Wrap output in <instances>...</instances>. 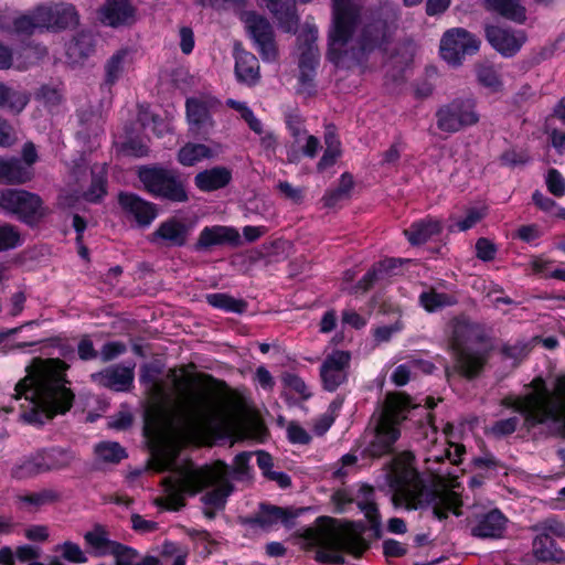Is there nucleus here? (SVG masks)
<instances>
[{
  "label": "nucleus",
  "instance_id": "obj_1",
  "mask_svg": "<svg viewBox=\"0 0 565 565\" xmlns=\"http://www.w3.org/2000/svg\"><path fill=\"white\" fill-rule=\"evenodd\" d=\"M249 458L248 452L238 454L232 468L221 460L196 466L192 461L178 463L174 449H157L152 455V469L158 472L171 471V475L162 481L166 497L157 499L156 503L167 510L178 511L185 505V495H195L204 488L215 486L202 497V501L214 509H223L234 491L231 478L243 480L247 476Z\"/></svg>",
  "mask_w": 565,
  "mask_h": 565
},
{
  "label": "nucleus",
  "instance_id": "obj_2",
  "mask_svg": "<svg viewBox=\"0 0 565 565\" xmlns=\"http://www.w3.org/2000/svg\"><path fill=\"white\" fill-rule=\"evenodd\" d=\"M140 381L147 384L154 404L147 412L145 430L157 438L186 437L201 430H213L224 422V409L209 394H200L189 399H179L167 405L170 393L161 381L150 380L142 374Z\"/></svg>",
  "mask_w": 565,
  "mask_h": 565
},
{
  "label": "nucleus",
  "instance_id": "obj_3",
  "mask_svg": "<svg viewBox=\"0 0 565 565\" xmlns=\"http://www.w3.org/2000/svg\"><path fill=\"white\" fill-rule=\"evenodd\" d=\"M67 364L58 359L34 358L25 367V376L14 386L12 398L20 404V418L43 425L56 415L68 412L75 394L67 386Z\"/></svg>",
  "mask_w": 565,
  "mask_h": 565
},
{
  "label": "nucleus",
  "instance_id": "obj_4",
  "mask_svg": "<svg viewBox=\"0 0 565 565\" xmlns=\"http://www.w3.org/2000/svg\"><path fill=\"white\" fill-rule=\"evenodd\" d=\"M391 502L407 510L430 507L439 521L447 519L449 513L460 515L462 503L456 492L429 484L418 471L414 454L408 450L391 452Z\"/></svg>",
  "mask_w": 565,
  "mask_h": 565
},
{
  "label": "nucleus",
  "instance_id": "obj_5",
  "mask_svg": "<svg viewBox=\"0 0 565 565\" xmlns=\"http://www.w3.org/2000/svg\"><path fill=\"white\" fill-rule=\"evenodd\" d=\"M361 14V7L354 0H332V26L329 32L328 58L339 64L342 58L360 60L375 50L386 51L387 23L379 19L366 23L358 40L352 35Z\"/></svg>",
  "mask_w": 565,
  "mask_h": 565
},
{
  "label": "nucleus",
  "instance_id": "obj_6",
  "mask_svg": "<svg viewBox=\"0 0 565 565\" xmlns=\"http://www.w3.org/2000/svg\"><path fill=\"white\" fill-rule=\"evenodd\" d=\"M529 386L531 391L522 397L504 398L502 405L523 415L527 426L553 424L565 437V377H557L553 390L542 377H535Z\"/></svg>",
  "mask_w": 565,
  "mask_h": 565
},
{
  "label": "nucleus",
  "instance_id": "obj_7",
  "mask_svg": "<svg viewBox=\"0 0 565 565\" xmlns=\"http://www.w3.org/2000/svg\"><path fill=\"white\" fill-rule=\"evenodd\" d=\"M300 537L305 547H318L316 559L320 563L342 564V552L358 556L367 547L353 524H342L331 518H319L317 526L305 529Z\"/></svg>",
  "mask_w": 565,
  "mask_h": 565
},
{
  "label": "nucleus",
  "instance_id": "obj_8",
  "mask_svg": "<svg viewBox=\"0 0 565 565\" xmlns=\"http://www.w3.org/2000/svg\"><path fill=\"white\" fill-rule=\"evenodd\" d=\"M450 348L459 373L467 379L478 376L489 355L488 337L484 327L466 318L455 319L452 322Z\"/></svg>",
  "mask_w": 565,
  "mask_h": 565
},
{
  "label": "nucleus",
  "instance_id": "obj_9",
  "mask_svg": "<svg viewBox=\"0 0 565 565\" xmlns=\"http://www.w3.org/2000/svg\"><path fill=\"white\" fill-rule=\"evenodd\" d=\"M0 211L15 216L28 225L36 224L46 215V209L41 196L23 189H3L0 191Z\"/></svg>",
  "mask_w": 565,
  "mask_h": 565
},
{
  "label": "nucleus",
  "instance_id": "obj_10",
  "mask_svg": "<svg viewBox=\"0 0 565 565\" xmlns=\"http://www.w3.org/2000/svg\"><path fill=\"white\" fill-rule=\"evenodd\" d=\"M138 175L147 191L156 196L177 203L189 200L183 180L173 170L142 167L139 169Z\"/></svg>",
  "mask_w": 565,
  "mask_h": 565
},
{
  "label": "nucleus",
  "instance_id": "obj_11",
  "mask_svg": "<svg viewBox=\"0 0 565 565\" xmlns=\"http://www.w3.org/2000/svg\"><path fill=\"white\" fill-rule=\"evenodd\" d=\"M480 115L473 97H457L440 106L436 111L437 128L455 134L479 122Z\"/></svg>",
  "mask_w": 565,
  "mask_h": 565
},
{
  "label": "nucleus",
  "instance_id": "obj_12",
  "mask_svg": "<svg viewBox=\"0 0 565 565\" xmlns=\"http://www.w3.org/2000/svg\"><path fill=\"white\" fill-rule=\"evenodd\" d=\"M285 122L292 138V142L286 146L287 161L298 163L302 156L313 159L321 148L320 140L308 134L305 128V119L299 110L297 108L288 109L285 113Z\"/></svg>",
  "mask_w": 565,
  "mask_h": 565
},
{
  "label": "nucleus",
  "instance_id": "obj_13",
  "mask_svg": "<svg viewBox=\"0 0 565 565\" xmlns=\"http://www.w3.org/2000/svg\"><path fill=\"white\" fill-rule=\"evenodd\" d=\"M222 103L213 96L204 95L190 97L185 102L186 121L189 131L198 137L209 136L214 127L213 114L216 113Z\"/></svg>",
  "mask_w": 565,
  "mask_h": 565
},
{
  "label": "nucleus",
  "instance_id": "obj_14",
  "mask_svg": "<svg viewBox=\"0 0 565 565\" xmlns=\"http://www.w3.org/2000/svg\"><path fill=\"white\" fill-rule=\"evenodd\" d=\"M480 40L463 28L447 30L440 40L441 57L454 66L461 65L467 55L479 51Z\"/></svg>",
  "mask_w": 565,
  "mask_h": 565
},
{
  "label": "nucleus",
  "instance_id": "obj_15",
  "mask_svg": "<svg viewBox=\"0 0 565 565\" xmlns=\"http://www.w3.org/2000/svg\"><path fill=\"white\" fill-rule=\"evenodd\" d=\"M241 20L245 24L247 33L253 39L263 61H275L277 57V49L274 29L270 22L255 11L242 12Z\"/></svg>",
  "mask_w": 565,
  "mask_h": 565
},
{
  "label": "nucleus",
  "instance_id": "obj_16",
  "mask_svg": "<svg viewBox=\"0 0 565 565\" xmlns=\"http://www.w3.org/2000/svg\"><path fill=\"white\" fill-rule=\"evenodd\" d=\"M332 499L340 512L347 511L350 504L356 503L358 508L364 513L365 518L371 523L372 529L375 532L379 531L380 515L374 502L373 488L362 486L355 498H352L345 490H339L333 494Z\"/></svg>",
  "mask_w": 565,
  "mask_h": 565
},
{
  "label": "nucleus",
  "instance_id": "obj_17",
  "mask_svg": "<svg viewBox=\"0 0 565 565\" xmlns=\"http://www.w3.org/2000/svg\"><path fill=\"white\" fill-rule=\"evenodd\" d=\"M35 11L42 31H60L77 23L76 10L71 4H42L36 7Z\"/></svg>",
  "mask_w": 565,
  "mask_h": 565
},
{
  "label": "nucleus",
  "instance_id": "obj_18",
  "mask_svg": "<svg viewBox=\"0 0 565 565\" xmlns=\"http://www.w3.org/2000/svg\"><path fill=\"white\" fill-rule=\"evenodd\" d=\"M350 361V352L342 350H335L326 356L320 367V376L324 390L333 392L347 382Z\"/></svg>",
  "mask_w": 565,
  "mask_h": 565
},
{
  "label": "nucleus",
  "instance_id": "obj_19",
  "mask_svg": "<svg viewBox=\"0 0 565 565\" xmlns=\"http://www.w3.org/2000/svg\"><path fill=\"white\" fill-rule=\"evenodd\" d=\"M372 438L366 452L372 457H381L388 452V393L382 399L379 408L373 413L370 422Z\"/></svg>",
  "mask_w": 565,
  "mask_h": 565
},
{
  "label": "nucleus",
  "instance_id": "obj_20",
  "mask_svg": "<svg viewBox=\"0 0 565 565\" xmlns=\"http://www.w3.org/2000/svg\"><path fill=\"white\" fill-rule=\"evenodd\" d=\"M486 38L492 47L505 57L515 55L526 41L523 31H514L501 26L488 25Z\"/></svg>",
  "mask_w": 565,
  "mask_h": 565
},
{
  "label": "nucleus",
  "instance_id": "obj_21",
  "mask_svg": "<svg viewBox=\"0 0 565 565\" xmlns=\"http://www.w3.org/2000/svg\"><path fill=\"white\" fill-rule=\"evenodd\" d=\"M99 20L111 28L130 25L136 20V9L129 0H106L99 9Z\"/></svg>",
  "mask_w": 565,
  "mask_h": 565
},
{
  "label": "nucleus",
  "instance_id": "obj_22",
  "mask_svg": "<svg viewBox=\"0 0 565 565\" xmlns=\"http://www.w3.org/2000/svg\"><path fill=\"white\" fill-rule=\"evenodd\" d=\"M215 245L238 247L242 245V238L238 231L232 226L214 225L204 227L199 235L195 248L203 250Z\"/></svg>",
  "mask_w": 565,
  "mask_h": 565
},
{
  "label": "nucleus",
  "instance_id": "obj_23",
  "mask_svg": "<svg viewBox=\"0 0 565 565\" xmlns=\"http://www.w3.org/2000/svg\"><path fill=\"white\" fill-rule=\"evenodd\" d=\"M118 202L122 211L140 226H148L157 216V209L153 203L145 201L134 193H120Z\"/></svg>",
  "mask_w": 565,
  "mask_h": 565
},
{
  "label": "nucleus",
  "instance_id": "obj_24",
  "mask_svg": "<svg viewBox=\"0 0 565 565\" xmlns=\"http://www.w3.org/2000/svg\"><path fill=\"white\" fill-rule=\"evenodd\" d=\"M134 379V370L122 365L109 366L92 374V380L98 385L116 392L129 391L132 387Z\"/></svg>",
  "mask_w": 565,
  "mask_h": 565
},
{
  "label": "nucleus",
  "instance_id": "obj_25",
  "mask_svg": "<svg viewBox=\"0 0 565 565\" xmlns=\"http://www.w3.org/2000/svg\"><path fill=\"white\" fill-rule=\"evenodd\" d=\"M507 522V518L500 510H491L476 516L473 525L471 526V534L482 539L501 537L505 530Z\"/></svg>",
  "mask_w": 565,
  "mask_h": 565
},
{
  "label": "nucleus",
  "instance_id": "obj_26",
  "mask_svg": "<svg viewBox=\"0 0 565 565\" xmlns=\"http://www.w3.org/2000/svg\"><path fill=\"white\" fill-rule=\"evenodd\" d=\"M318 39V29L315 25L307 24L299 33V67H317L319 64V50L316 44Z\"/></svg>",
  "mask_w": 565,
  "mask_h": 565
},
{
  "label": "nucleus",
  "instance_id": "obj_27",
  "mask_svg": "<svg viewBox=\"0 0 565 565\" xmlns=\"http://www.w3.org/2000/svg\"><path fill=\"white\" fill-rule=\"evenodd\" d=\"M289 518V513L282 508L260 504L259 511L253 516L243 519L242 523L249 527L269 530L279 522L287 523Z\"/></svg>",
  "mask_w": 565,
  "mask_h": 565
},
{
  "label": "nucleus",
  "instance_id": "obj_28",
  "mask_svg": "<svg viewBox=\"0 0 565 565\" xmlns=\"http://www.w3.org/2000/svg\"><path fill=\"white\" fill-rule=\"evenodd\" d=\"M42 467L45 472L53 470H63L71 466L75 460V452L70 448L58 446L43 448L38 450Z\"/></svg>",
  "mask_w": 565,
  "mask_h": 565
},
{
  "label": "nucleus",
  "instance_id": "obj_29",
  "mask_svg": "<svg viewBox=\"0 0 565 565\" xmlns=\"http://www.w3.org/2000/svg\"><path fill=\"white\" fill-rule=\"evenodd\" d=\"M235 75L238 82L249 86L255 85L259 81V63L253 53L236 50Z\"/></svg>",
  "mask_w": 565,
  "mask_h": 565
},
{
  "label": "nucleus",
  "instance_id": "obj_30",
  "mask_svg": "<svg viewBox=\"0 0 565 565\" xmlns=\"http://www.w3.org/2000/svg\"><path fill=\"white\" fill-rule=\"evenodd\" d=\"M33 178V170L19 158H0V183L23 184Z\"/></svg>",
  "mask_w": 565,
  "mask_h": 565
},
{
  "label": "nucleus",
  "instance_id": "obj_31",
  "mask_svg": "<svg viewBox=\"0 0 565 565\" xmlns=\"http://www.w3.org/2000/svg\"><path fill=\"white\" fill-rule=\"evenodd\" d=\"M534 557L540 562H555L565 564V551L546 533L539 534L532 543Z\"/></svg>",
  "mask_w": 565,
  "mask_h": 565
},
{
  "label": "nucleus",
  "instance_id": "obj_32",
  "mask_svg": "<svg viewBox=\"0 0 565 565\" xmlns=\"http://www.w3.org/2000/svg\"><path fill=\"white\" fill-rule=\"evenodd\" d=\"M232 180L231 171L225 167H214L199 172L194 178L196 188L204 192L225 188Z\"/></svg>",
  "mask_w": 565,
  "mask_h": 565
},
{
  "label": "nucleus",
  "instance_id": "obj_33",
  "mask_svg": "<svg viewBox=\"0 0 565 565\" xmlns=\"http://www.w3.org/2000/svg\"><path fill=\"white\" fill-rule=\"evenodd\" d=\"M86 545L94 550L96 556L109 555L110 551L117 546V541L110 539L108 527L100 523H95L93 527L84 534Z\"/></svg>",
  "mask_w": 565,
  "mask_h": 565
},
{
  "label": "nucleus",
  "instance_id": "obj_34",
  "mask_svg": "<svg viewBox=\"0 0 565 565\" xmlns=\"http://www.w3.org/2000/svg\"><path fill=\"white\" fill-rule=\"evenodd\" d=\"M408 395L403 393H391V446L399 438V430L396 425L407 418L411 409L415 408Z\"/></svg>",
  "mask_w": 565,
  "mask_h": 565
},
{
  "label": "nucleus",
  "instance_id": "obj_35",
  "mask_svg": "<svg viewBox=\"0 0 565 565\" xmlns=\"http://www.w3.org/2000/svg\"><path fill=\"white\" fill-rule=\"evenodd\" d=\"M266 8L279 21L287 31H291L298 24L299 18L296 10V0H262Z\"/></svg>",
  "mask_w": 565,
  "mask_h": 565
},
{
  "label": "nucleus",
  "instance_id": "obj_36",
  "mask_svg": "<svg viewBox=\"0 0 565 565\" xmlns=\"http://www.w3.org/2000/svg\"><path fill=\"white\" fill-rule=\"evenodd\" d=\"M443 225L439 220L427 217L413 223L409 228L405 230V235L411 244L419 245L439 235Z\"/></svg>",
  "mask_w": 565,
  "mask_h": 565
},
{
  "label": "nucleus",
  "instance_id": "obj_37",
  "mask_svg": "<svg viewBox=\"0 0 565 565\" xmlns=\"http://www.w3.org/2000/svg\"><path fill=\"white\" fill-rule=\"evenodd\" d=\"M326 149L322 157L317 163V170L323 172L331 168L337 160L341 157V141L338 137L335 127L333 125H327L323 136Z\"/></svg>",
  "mask_w": 565,
  "mask_h": 565
},
{
  "label": "nucleus",
  "instance_id": "obj_38",
  "mask_svg": "<svg viewBox=\"0 0 565 565\" xmlns=\"http://www.w3.org/2000/svg\"><path fill=\"white\" fill-rule=\"evenodd\" d=\"M151 241H163L169 246H182L186 241V228L175 220H168L152 233Z\"/></svg>",
  "mask_w": 565,
  "mask_h": 565
},
{
  "label": "nucleus",
  "instance_id": "obj_39",
  "mask_svg": "<svg viewBox=\"0 0 565 565\" xmlns=\"http://www.w3.org/2000/svg\"><path fill=\"white\" fill-rule=\"evenodd\" d=\"M416 45L412 40L395 45L391 53V76L398 78L411 66Z\"/></svg>",
  "mask_w": 565,
  "mask_h": 565
},
{
  "label": "nucleus",
  "instance_id": "obj_40",
  "mask_svg": "<svg viewBox=\"0 0 565 565\" xmlns=\"http://www.w3.org/2000/svg\"><path fill=\"white\" fill-rule=\"evenodd\" d=\"M131 62V53L127 49H122L114 53L105 63L104 84L113 86L124 75Z\"/></svg>",
  "mask_w": 565,
  "mask_h": 565
},
{
  "label": "nucleus",
  "instance_id": "obj_41",
  "mask_svg": "<svg viewBox=\"0 0 565 565\" xmlns=\"http://www.w3.org/2000/svg\"><path fill=\"white\" fill-rule=\"evenodd\" d=\"M486 9L515 23H523L526 20L525 8L519 0H486Z\"/></svg>",
  "mask_w": 565,
  "mask_h": 565
},
{
  "label": "nucleus",
  "instance_id": "obj_42",
  "mask_svg": "<svg viewBox=\"0 0 565 565\" xmlns=\"http://www.w3.org/2000/svg\"><path fill=\"white\" fill-rule=\"evenodd\" d=\"M44 473L38 450L22 457L11 468L10 475L17 480H25Z\"/></svg>",
  "mask_w": 565,
  "mask_h": 565
},
{
  "label": "nucleus",
  "instance_id": "obj_43",
  "mask_svg": "<svg viewBox=\"0 0 565 565\" xmlns=\"http://www.w3.org/2000/svg\"><path fill=\"white\" fill-rule=\"evenodd\" d=\"M213 157L214 151L204 143L188 142L178 152V161L185 167H192L204 159Z\"/></svg>",
  "mask_w": 565,
  "mask_h": 565
},
{
  "label": "nucleus",
  "instance_id": "obj_44",
  "mask_svg": "<svg viewBox=\"0 0 565 565\" xmlns=\"http://www.w3.org/2000/svg\"><path fill=\"white\" fill-rule=\"evenodd\" d=\"M62 495L57 490L49 488L17 497L18 502L20 504L33 507L35 509H39L43 505L55 503L60 501Z\"/></svg>",
  "mask_w": 565,
  "mask_h": 565
},
{
  "label": "nucleus",
  "instance_id": "obj_45",
  "mask_svg": "<svg viewBox=\"0 0 565 565\" xmlns=\"http://www.w3.org/2000/svg\"><path fill=\"white\" fill-rule=\"evenodd\" d=\"M419 302L429 312L457 305L458 299L455 295L437 292L435 290L425 291L419 296Z\"/></svg>",
  "mask_w": 565,
  "mask_h": 565
},
{
  "label": "nucleus",
  "instance_id": "obj_46",
  "mask_svg": "<svg viewBox=\"0 0 565 565\" xmlns=\"http://www.w3.org/2000/svg\"><path fill=\"white\" fill-rule=\"evenodd\" d=\"M385 274V262H380L377 266H374L371 270H369L356 285L344 286L343 290L355 296L362 295L366 292L374 285V282L383 278Z\"/></svg>",
  "mask_w": 565,
  "mask_h": 565
},
{
  "label": "nucleus",
  "instance_id": "obj_47",
  "mask_svg": "<svg viewBox=\"0 0 565 565\" xmlns=\"http://www.w3.org/2000/svg\"><path fill=\"white\" fill-rule=\"evenodd\" d=\"M29 103L25 94L12 90L0 83V108L8 107L15 113H20Z\"/></svg>",
  "mask_w": 565,
  "mask_h": 565
},
{
  "label": "nucleus",
  "instance_id": "obj_48",
  "mask_svg": "<svg viewBox=\"0 0 565 565\" xmlns=\"http://www.w3.org/2000/svg\"><path fill=\"white\" fill-rule=\"evenodd\" d=\"M206 301L214 308L237 313H242L247 306L245 301L237 300L226 294H210L206 296Z\"/></svg>",
  "mask_w": 565,
  "mask_h": 565
},
{
  "label": "nucleus",
  "instance_id": "obj_49",
  "mask_svg": "<svg viewBox=\"0 0 565 565\" xmlns=\"http://www.w3.org/2000/svg\"><path fill=\"white\" fill-rule=\"evenodd\" d=\"M12 31L18 35H32L36 31L42 32L40 22L36 20V11L17 17L12 22Z\"/></svg>",
  "mask_w": 565,
  "mask_h": 565
},
{
  "label": "nucleus",
  "instance_id": "obj_50",
  "mask_svg": "<svg viewBox=\"0 0 565 565\" xmlns=\"http://www.w3.org/2000/svg\"><path fill=\"white\" fill-rule=\"evenodd\" d=\"M22 245V237L17 226L4 223L0 225V253Z\"/></svg>",
  "mask_w": 565,
  "mask_h": 565
},
{
  "label": "nucleus",
  "instance_id": "obj_51",
  "mask_svg": "<svg viewBox=\"0 0 565 565\" xmlns=\"http://www.w3.org/2000/svg\"><path fill=\"white\" fill-rule=\"evenodd\" d=\"M96 456L105 461L117 463L126 457L125 449L118 443H100L95 447Z\"/></svg>",
  "mask_w": 565,
  "mask_h": 565
},
{
  "label": "nucleus",
  "instance_id": "obj_52",
  "mask_svg": "<svg viewBox=\"0 0 565 565\" xmlns=\"http://www.w3.org/2000/svg\"><path fill=\"white\" fill-rule=\"evenodd\" d=\"M92 51L90 39L86 35L74 38L66 47V53L73 62L87 57Z\"/></svg>",
  "mask_w": 565,
  "mask_h": 565
},
{
  "label": "nucleus",
  "instance_id": "obj_53",
  "mask_svg": "<svg viewBox=\"0 0 565 565\" xmlns=\"http://www.w3.org/2000/svg\"><path fill=\"white\" fill-rule=\"evenodd\" d=\"M478 82L493 92L501 88L502 83L497 70L489 64H479L476 68Z\"/></svg>",
  "mask_w": 565,
  "mask_h": 565
},
{
  "label": "nucleus",
  "instance_id": "obj_54",
  "mask_svg": "<svg viewBox=\"0 0 565 565\" xmlns=\"http://www.w3.org/2000/svg\"><path fill=\"white\" fill-rule=\"evenodd\" d=\"M487 215L486 206H472L466 210L465 217L457 221L455 226L460 232H466L476 226Z\"/></svg>",
  "mask_w": 565,
  "mask_h": 565
},
{
  "label": "nucleus",
  "instance_id": "obj_55",
  "mask_svg": "<svg viewBox=\"0 0 565 565\" xmlns=\"http://www.w3.org/2000/svg\"><path fill=\"white\" fill-rule=\"evenodd\" d=\"M58 551L62 553V557L65 561L72 562V563H86L87 556L81 548V546L77 543L66 541L63 544H61L57 547Z\"/></svg>",
  "mask_w": 565,
  "mask_h": 565
},
{
  "label": "nucleus",
  "instance_id": "obj_56",
  "mask_svg": "<svg viewBox=\"0 0 565 565\" xmlns=\"http://www.w3.org/2000/svg\"><path fill=\"white\" fill-rule=\"evenodd\" d=\"M106 194V177L104 174L93 175L89 189L84 198L89 202H98Z\"/></svg>",
  "mask_w": 565,
  "mask_h": 565
},
{
  "label": "nucleus",
  "instance_id": "obj_57",
  "mask_svg": "<svg viewBox=\"0 0 565 565\" xmlns=\"http://www.w3.org/2000/svg\"><path fill=\"white\" fill-rule=\"evenodd\" d=\"M117 546L109 553V555L115 557L116 565H135L134 561L138 556L137 551L119 542Z\"/></svg>",
  "mask_w": 565,
  "mask_h": 565
},
{
  "label": "nucleus",
  "instance_id": "obj_58",
  "mask_svg": "<svg viewBox=\"0 0 565 565\" xmlns=\"http://www.w3.org/2000/svg\"><path fill=\"white\" fill-rule=\"evenodd\" d=\"M476 257L482 262H491L495 258L498 248L494 243L486 237H480L476 242Z\"/></svg>",
  "mask_w": 565,
  "mask_h": 565
},
{
  "label": "nucleus",
  "instance_id": "obj_59",
  "mask_svg": "<svg viewBox=\"0 0 565 565\" xmlns=\"http://www.w3.org/2000/svg\"><path fill=\"white\" fill-rule=\"evenodd\" d=\"M519 425V417L513 416L510 418L501 419L495 422L490 431L495 437H503L513 434Z\"/></svg>",
  "mask_w": 565,
  "mask_h": 565
},
{
  "label": "nucleus",
  "instance_id": "obj_60",
  "mask_svg": "<svg viewBox=\"0 0 565 565\" xmlns=\"http://www.w3.org/2000/svg\"><path fill=\"white\" fill-rule=\"evenodd\" d=\"M546 185L548 191L555 196H563L565 194V179L556 169L548 171Z\"/></svg>",
  "mask_w": 565,
  "mask_h": 565
},
{
  "label": "nucleus",
  "instance_id": "obj_61",
  "mask_svg": "<svg viewBox=\"0 0 565 565\" xmlns=\"http://www.w3.org/2000/svg\"><path fill=\"white\" fill-rule=\"evenodd\" d=\"M501 352L504 359L519 363L527 355L529 348L524 343L505 344L502 347Z\"/></svg>",
  "mask_w": 565,
  "mask_h": 565
},
{
  "label": "nucleus",
  "instance_id": "obj_62",
  "mask_svg": "<svg viewBox=\"0 0 565 565\" xmlns=\"http://www.w3.org/2000/svg\"><path fill=\"white\" fill-rule=\"evenodd\" d=\"M288 439L292 444L307 445L310 443L311 437L305 428L297 423H290L287 427Z\"/></svg>",
  "mask_w": 565,
  "mask_h": 565
},
{
  "label": "nucleus",
  "instance_id": "obj_63",
  "mask_svg": "<svg viewBox=\"0 0 565 565\" xmlns=\"http://www.w3.org/2000/svg\"><path fill=\"white\" fill-rule=\"evenodd\" d=\"M317 67H299V84L300 90L311 94L315 88V76Z\"/></svg>",
  "mask_w": 565,
  "mask_h": 565
},
{
  "label": "nucleus",
  "instance_id": "obj_64",
  "mask_svg": "<svg viewBox=\"0 0 565 565\" xmlns=\"http://www.w3.org/2000/svg\"><path fill=\"white\" fill-rule=\"evenodd\" d=\"M259 145H260L262 151L268 159H271L273 157H275L276 149L278 147V139H277L276 135L274 134V131L268 130L265 134H263L259 139Z\"/></svg>",
  "mask_w": 565,
  "mask_h": 565
}]
</instances>
